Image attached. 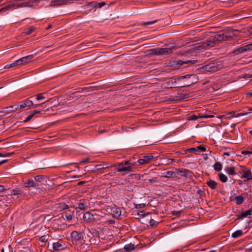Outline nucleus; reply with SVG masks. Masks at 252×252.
I'll return each mask as SVG.
<instances>
[{
	"mask_svg": "<svg viewBox=\"0 0 252 252\" xmlns=\"http://www.w3.org/2000/svg\"><path fill=\"white\" fill-rule=\"evenodd\" d=\"M227 40L226 34L224 32H220L215 35L212 36L206 41L201 44L196 46L190 49L188 51L187 54H189L197 50H201L203 49H208L211 47H214L216 44L224 41Z\"/></svg>",
	"mask_w": 252,
	"mask_h": 252,
	"instance_id": "f257e3e1",
	"label": "nucleus"
},
{
	"mask_svg": "<svg viewBox=\"0 0 252 252\" xmlns=\"http://www.w3.org/2000/svg\"><path fill=\"white\" fill-rule=\"evenodd\" d=\"M176 47L175 44L170 43L164 48H157L148 50L146 51L147 55H164L171 54Z\"/></svg>",
	"mask_w": 252,
	"mask_h": 252,
	"instance_id": "f03ea898",
	"label": "nucleus"
},
{
	"mask_svg": "<svg viewBox=\"0 0 252 252\" xmlns=\"http://www.w3.org/2000/svg\"><path fill=\"white\" fill-rule=\"evenodd\" d=\"M222 67V65L220 62L213 61L199 68L198 70L203 73L208 71L215 72L220 69Z\"/></svg>",
	"mask_w": 252,
	"mask_h": 252,
	"instance_id": "7ed1b4c3",
	"label": "nucleus"
},
{
	"mask_svg": "<svg viewBox=\"0 0 252 252\" xmlns=\"http://www.w3.org/2000/svg\"><path fill=\"white\" fill-rule=\"evenodd\" d=\"M83 219L86 222L92 224L99 222V216L96 214H93L89 212L84 214Z\"/></svg>",
	"mask_w": 252,
	"mask_h": 252,
	"instance_id": "20e7f679",
	"label": "nucleus"
},
{
	"mask_svg": "<svg viewBox=\"0 0 252 252\" xmlns=\"http://www.w3.org/2000/svg\"><path fill=\"white\" fill-rule=\"evenodd\" d=\"M195 83L192 80H189L184 81L182 84L178 86H173V82L172 80H169V81L165 83L163 85L165 88H177V87H184L186 86H189Z\"/></svg>",
	"mask_w": 252,
	"mask_h": 252,
	"instance_id": "39448f33",
	"label": "nucleus"
},
{
	"mask_svg": "<svg viewBox=\"0 0 252 252\" xmlns=\"http://www.w3.org/2000/svg\"><path fill=\"white\" fill-rule=\"evenodd\" d=\"M32 97L33 96H31L24 100L23 101L21 102L20 104H18L19 106H16V107L21 110L27 107H31L33 105L32 101L31 99Z\"/></svg>",
	"mask_w": 252,
	"mask_h": 252,
	"instance_id": "423d86ee",
	"label": "nucleus"
},
{
	"mask_svg": "<svg viewBox=\"0 0 252 252\" xmlns=\"http://www.w3.org/2000/svg\"><path fill=\"white\" fill-rule=\"evenodd\" d=\"M34 57L33 55H30L26 57H22L16 61L17 66L23 65L29 63L28 60L33 59Z\"/></svg>",
	"mask_w": 252,
	"mask_h": 252,
	"instance_id": "0eeeda50",
	"label": "nucleus"
},
{
	"mask_svg": "<svg viewBox=\"0 0 252 252\" xmlns=\"http://www.w3.org/2000/svg\"><path fill=\"white\" fill-rule=\"evenodd\" d=\"M117 171L118 172H123V171H127L130 172L132 171V165H128L126 166H125L124 165V163H119L117 165Z\"/></svg>",
	"mask_w": 252,
	"mask_h": 252,
	"instance_id": "6e6552de",
	"label": "nucleus"
},
{
	"mask_svg": "<svg viewBox=\"0 0 252 252\" xmlns=\"http://www.w3.org/2000/svg\"><path fill=\"white\" fill-rule=\"evenodd\" d=\"M240 32L239 31L237 30H232L229 29L225 31V33L226 34L227 40H229L232 37L238 36V34L236 33V32Z\"/></svg>",
	"mask_w": 252,
	"mask_h": 252,
	"instance_id": "1a4fd4ad",
	"label": "nucleus"
},
{
	"mask_svg": "<svg viewBox=\"0 0 252 252\" xmlns=\"http://www.w3.org/2000/svg\"><path fill=\"white\" fill-rule=\"evenodd\" d=\"M90 208V203L87 200H81L78 203V208L81 210H86Z\"/></svg>",
	"mask_w": 252,
	"mask_h": 252,
	"instance_id": "9d476101",
	"label": "nucleus"
},
{
	"mask_svg": "<svg viewBox=\"0 0 252 252\" xmlns=\"http://www.w3.org/2000/svg\"><path fill=\"white\" fill-rule=\"evenodd\" d=\"M176 174L177 176L180 174L183 177H191L192 175V172L189 171L188 169H177L176 170Z\"/></svg>",
	"mask_w": 252,
	"mask_h": 252,
	"instance_id": "9b49d317",
	"label": "nucleus"
},
{
	"mask_svg": "<svg viewBox=\"0 0 252 252\" xmlns=\"http://www.w3.org/2000/svg\"><path fill=\"white\" fill-rule=\"evenodd\" d=\"M71 237L72 240L76 241H81L83 239L82 233L76 231L72 232L71 233Z\"/></svg>",
	"mask_w": 252,
	"mask_h": 252,
	"instance_id": "f8f14e48",
	"label": "nucleus"
},
{
	"mask_svg": "<svg viewBox=\"0 0 252 252\" xmlns=\"http://www.w3.org/2000/svg\"><path fill=\"white\" fill-rule=\"evenodd\" d=\"M16 106H19L18 104L10 106L7 107H5L3 111H1V113H5L6 114L14 112L16 111L20 110L19 108H17Z\"/></svg>",
	"mask_w": 252,
	"mask_h": 252,
	"instance_id": "ddd939ff",
	"label": "nucleus"
},
{
	"mask_svg": "<svg viewBox=\"0 0 252 252\" xmlns=\"http://www.w3.org/2000/svg\"><path fill=\"white\" fill-rule=\"evenodd\" d=\"M252 50V44H248L243 47L239 48L233 51V53H243L244 52Z\"/></svg>",
	"mask_w": 252,
	"mask_h": 252,
	"instance_id": "4468645a",
	"label": "nucleus"
},
{
	"mask_svg": "<svg viewBox=\"0 0 252 252\" xmlns=\"http://www.w3.org/2000/svg\"><path fill=\"white\" fill-rule=\"evenodd\" d=\"M191 78H195V76L193 75H186L183 76H181L180 77H178V78L173 79V78H171L170 80H172V81L173 82V86H176L175 84H176L177 82L178 81H180L184 79H191Z\"/></svg>",
	"mask_w": 252,
	"mask_h": 252,
	"instance_id": "2eb2a0df",
	"label": "nucleus"
},
{
	"mask_svg": "<svg viewBox=\"0 0 252 252\" xmlns=\"http://www.w3.org/2000/svg\"><path fill=\"white\" fill-rule=\"evenodd\" d=\"M154 158L152 155H148L145 156L143 158L139 159L138 161L140 164H143L149 163L151 159Z\"/></svg>",
	"mask_w": 252,
	"mask_h": 252,
	"instance_id": "dca6fc26",
	"label": "nucleus"
},
{
	"mask_svg": "<svg viewBox=\"0 0 252 252\" xmlns=\"http://www.w3.org/2000/svg\"><path fill=\"white\" fill-rule=\"evenodd\" d=\"M242 178H247V180L252 179V173L249 169H246L242 171Z\"/></svg>",
	"mask_w": 252,
	"mask_h": 252,
	"instance_id": "f3484780",
	"label": "nucleus"
},
{
	"mask_svg": "<svg viewBox=\"0 0 252 252\" xmlns=\"http://www.w3.org/2000/svg\"><path fill=\"white\" fill-rule=\"evenodd\" d=\"M15 4V8L19 7H30L33 5V1L32 0H29L28 1H25L21 3H17Z\"/></svg>",
	"mask_w": 252,
	"mask_h": 252,
	"instance_id": "a211bd4d",
	"label": "nucleus"
},
{
	"mask_svg": "<svg viewBox=\"0 0 252 252\" xmlns=\"http://www.w3.org/2000/svg\"><path fill=\"white\" fill-rule=\"evenodd\" d=\"M161 177H165V178H170V177H173L175 178L177 177V174L176 172H174L173 171H168L166 173H162L160 175Z\"/></svg>",
	"mask_w": 252,
	"mask_h": 252,
	"instance_id": "6ab92c4d",
	"label": "nucleus"
},
{
	"mask_svg": "<svg viewBox=\"0 0 252 252\" xmlns=\"http://www.w3.org/2000/svg\"><path fill=\"white\" fill-rule=\"evenodd\" d=\"M212 117H214L213 115H206L204 116H201V115L196 116L195 115H192L189 117L188 119L189 120H196L198 118H212Z\"/></svg>",
	"mask_w": 252,
	"mask_h": 252,
	"instance_id": "aec40b11",
	"label": "nucleus"
},
{
	"mask_svg": "<svg viewBox=\"0 0 252 252\" xmlns=\"http://www.w3.org/2000/svg\"><path fill=\"white\" fill-rule=\"evenodd\" d=\"M39 184L35 182L33 180L29 179L26 183L25 184L24 187H33L38 186Z\"/></svg>",
	"mask_w": 252,
	"mask_h": 252,
	"instance_id": "412c9836",
	"label": "nucleus"
},
{
	"mask_svg": "<svg viewBox=\"0 0 252 252\" xmlns=\"http://www.w3.org/2000/svg\"><path fill=\"white\" fill-rule=\"evenodd\" d=\"M206 184L212 189H214L217 188V183L212 180L209 179Z\"/></svg>",
	"mask_w": 252,
	"mask_h": 252,
	"instance_id": "4be33fe9",
	"label": "nucleus"
},
{
	"mask_svg": "<svg viewBox=\"0 0 252 252\" xmlns=\"http://www.w3.org/2000/svg\"><path fill=\"white\" fill-rule=\"evenodd\" d=\"M113 215L115 218H119L121 215V210L118 208H114L112 209Z\"/></svg>",
	"mask_w": 252,
	"mask_h": 252,
	"instance_id": "5701e85b",
	"label": "nucleus"
},
{
	"mask_svg": "<svg viewBox=\"0 0 252 252\" xmlns=\"http://www.w3.org/2000/svg\"><path fill=\"white\" fill-rule=\"evenodd\" d=\"M63 3H64V0H54L51 2L50 5L53 6L58 5H62Z\"/></svg>",
	"mask_w": 252,
	"mask_h": 252,
	"instance_id": "b1692460",
	"label": "nucleus"
},
{
	"mask_svg": "<svg viewBox=\"0 0 252 252\" xmlns=\"http://www.w3.org/2000/svg\"><path fill=\"white\" fill-rule=\"evenodd\" d=\"M15 6L16 4L15 3H12L2 8V10H3V12H5L11 9H15Z\"/></svg>",
	"mask_w": 252,
	"mask_h": 252,
	"instance_id": "393cba45",
	"label": "nucleus"
},
{
	"mask_svg": "<svg viewBox=\"0 0 252 252\" xmlns=\"http://www.w3.org/2000/svg\"><path fill=\"white\" fill-rule=\"evenodd\" d=\"M193 63L194 62L192 61H189L188 62H183L181 60L175 61H174L173 65H178L179 66H181V65H183L184 63Z\"/></svg>",
	"mask_w": 252,
	"mask_h": 252,
	"instance_id": "a878e982",
	"label": "nucleus"
},
{
	"mask_svg": "<svg viewBox=\"0 0 252 252\" xmlns=\"http://www.w3.org/2000/svg\"><path fill=\"white\" fill-rule=\"evenodd\" d=\"M90 232L94 237L99 238L101 237L100 232L94 229H92Z\"/></svg>",
	"mask_w": 252,
	"mask_h": 252,
	"instance_id": "bb28decb",
	"label": "nucleus"
},
{
	"mask_svg": "<svg viewBox=\"0 0 252 252\" xmlns=\"http://www.w3.org/2000/svg\"><path fill=\"white\" fill-rule=\"evenodd\" d=\"M53 249L56 251H59L63 249V246L62 244L59 243H55L53 244Z\"/></svg>",
	"mask_w": 252,
	"mask_h": 252,
	"instance_id": "cd10ccee",
	"label": "nucleus"
},
{
	"mask_svg": "<svg viewBox=\"0 0 252 252\" xmlns=\"http://www.w3.org/2000/svg\"><path fill=\"white\" fill-rule=\"evenodd\" d=\"M225 171L229 175H234L236 174V172L235 171V168L234 167H231L225 169Z\"/></svg>",
	"mask_w": 252,
	"mask_h": 252,
	"instance_id": "c85d7f7f",
	"label": "nucleus"
},
{
	"mask_svg": "<svg viewBox=\"0 0 252 252\" xmlns=\"http://www.w3.org/2000/svg\"><path fill=\"white\" fill-rule=\"evenodd\" d=\"M243 233L242 230H237L232 234V236L233 238H237L243 235Z\"/></svg>",
	"mask_w": 252,
	"mask_h": 252,
	"instance_id": "c756f323",
	"label": "nucleus"
},
{
	"mask_svg": "<svg viewBox=\"0 0 252 252\" xmlns=\"http://www.w3.org/2000/svg\"><path fill=\"white\" fill-rule=\"evenodd\" d=\"M214 168L217 171H220L222 169V165L220 162H216L214 165Z\"/></svg>",
	"mask_w": 252,
	"mask_h": 252,
	"instance_id": "7c9ffc66",
	"label": "nucleus"
},
{
	"mask_svg": "<svg viewBox=\"0 0 252 252\" xmlns=\"http://www.w3.org/2000/svg\"><path fill=\"white\" fill-rule=\"evenodd\" d=\"M252 209H249L248 211H246L245 212H243L241 215V217H239V218H245V217H247L248 216L251 215H252Z\"/></svg>",
	"mask_w": 252,
	"mask_h": 252,
	"instance_id": "2f4dec72",
	"label": "nucleus"
},
{
	"mask_svg": "<svg viewBox=\"0 0 252 252\" xmlns=\"http://www.w3.org/2000/svg\"><path fill=\"white\" fill-rule=\"evenodd\" d=\"M244 198L242 196L239 195L235 197V200L237 204H241L244 201Z\"/></svg>",
	"mask_w": 252,
	"mask_h": 252,
	"instance_id": "473e14b6",
	"label": "nucleus"
},
{
	"mask_svg": "<svg viewBox=\"0 0 252 252\" xmlns=\"http://www.w3.org/2000/svg\"><path fill=\"white\" fill-rule=\"evenodd\" d=\"M125 249L126 251H130L131 250H134V248H135V246L134 245L132 244H128V245H126L125 246Z\"/></svg>",
	"mask_w": 252,
	"mask_h": 252,
	"instance_id": "72a5a7b5",
	"label": "nucleus"
},
{
	"mask_svg": "<svg viewBox=\"0 0 252 252\" xmlns=\"http://www.w3.org/2000/svg\"><path fill=\"white\" fill-rule=\"evenodd\" d=\"M56 208L61 210L68 208V205L65 204H59L56 205Z\"/></svg>",
	"mask_w": 252,
	"mask_h": 252,
	"instance_id": "f704fd0d",
	"label": "nucleus"
},
{
	"mask_svg": "<svg viewBox=\"0 0 252 252\" xmlns=\"http://www.w3.org/2000/svg\"><path fill=\"white\" fill-rule=\"evenodd\" d=\"M220 180L222 183H225L227 180V177L223 174H220L219 175Z\"/></svg>",
	"mask_w": 252,
	"mask_h": 252,
	"instance_id": "c9c22d12",
	"label": "nucleus"
},
{
	"mask_svg": "<svg viewBox=\"0 0 252 252\" xmlns=\"http://www.w3.org/2000/svg\"><path fill=\"white\" fill-rule=\"evenodd\" d=\"M34 30V28L31 27L29 29H27V31H25L22 33L24 35H28L32 33Z\"/></svg>",
	"mask_w": 252,
	"mask_h": 252,
	"instance_id": "e433bc0d",
	"label": "nucleus"
},
{
	"mask_svg": "<svg viewBox=\"0 0 252 252\" xmlns=\"http://www.w3.org/2000/svg\"><path fill=\"white\" fill-rule=\"evenodd\" d=\"M249 113H250V112L240 113L237 114V115H234L231 116L230 117H227V118L230 119L232 117H240V116H243L246 115L248 114Z\"/></svg>",
	"mask_w": 252,
	"mask_h": 252,
	"instance_id": "4c0bfd02",
	"label": "nucleus"
},
{
	"mask_svg": "<svg viewBox=\"0 0 252 252\" xmlns=\"http://www.w3.org/2000/svg\"><path fill=\"white\" fill-rule=\"evenodd\" d=\"M23 193V192L20 189H13L11 191V194L13 195H17L19 194H21Z\"/></svg>",
	"mask_w": 252,
	"mask_h": 252,
	"instance_id": "58836bf2",
	"label": "nucleus"
},
{
	"mask_svg": "<svg viewBox=\"0 0 252 252\" xmlns=\"http://www.w3.org/2000/svg\"><path fill=\"white\" fill-rule=\"evenodd\" d=\"M65 218L68 221L72 220V215L70 213H66L65 214Z\"/></svg>",
	"mask_w": 252,
	"mask_h": 252,
	"instance_id": "ea45409f",
	"label": "nucleus"
},
{
	"mask_svg": "<svg viewBox=\"0 0 252 252\" xmlns=\"http://www.w3.org/2000/svg\"><path fill=\"white\" fill-rule=\"evenodd\" d=\"M17 66L16 61H15L14 63L8 64L4 66V68H9L12 67H14Z\"/></svg>",
	"mask_w": 252,
	"mask_h": 252,
	"instance_id": "a19ab883",
	"label": "nucleus"
},
{
	"mask_svg": "<svg viewBox=\"0 0 252 252\" xmlns=\"http://www.w3.org/2000/svg\"><path fill=\"white\" fill-rule=\"evenodd\" d=\"M44 178V177L42 175L36 176L34 177V179L36 182H41Z\"/></svg>",
	"mask_w": 252,
	"mask_h": 252,
	"instance_id": "79ce46f5",
	"label": "nucleus"
},
{
	"mask_svg": "<svg viewBox=\"0 0 252 252\" xmlns=\"http://www.w3.org/2000/svg\"><path fill=\"white\" fill-rule=\"evenodd\" d=\"M149 224L151 226H155L158 224V222L155 221L154 219H150L149 220Z\"/></svg>",
	"mask_w": 252,
	"mask_h": 252,
	"instance_id": "37998d69",
	"label": "nucleus"
},
{
	"mask_svg": "<svg viewBox=\"0 0 252 252\" xmlns=\"http://www.w3.org/2000/svg\"><path fill=\"white\" fill-rule=\"evenodd\" d=\"M48 240V238L47 236L44 235L42 236L40 239L39 241L42 243H44L46 242Z\"/></svg>",
	"mask_w": 252,
	"mask_h": 252,
	"instance_id": "c03bdc74",
	"label": "nucleus"
},
{
	"mask_svg": "<svg viewBox=\"0 0 252 252\" xmlns=\"http://www.w3.org/2000/svg\"><path fill=\"white\" fill-rule=\"evenodd\" d=\"M43 94H39L36 95V100H40L45 98V97L43 95Z\"/></svg>",
	"mask_w": 252,
	"mask_h": 252,
	"instance_id": "a18cd8bd",
	"label": "nucleus"
},
{
	"mask_svg": "<svg viewBox=\"0 0 252 252\" xmlns=\"http://www.w3.org/2000/svg\"><path fill=\"white\" fill-rule=\"evenodd\" d=\"M34 117L32 114H31L29 116L27 117V118L24 121V123H27L30 121L33 117Z\"/></svg>",
	"mask_w": 252,
	"mask_h": 252,
	"instance_id": "49530a36",
	"label": "nucleus"
},
{
	"mask_svg": "<svg viewBox=\"0 0 252 252\" xmlns=\"http://www.w3.org/2000/svg\"><path fill=\"white\" fill-rule=\"evenodd\" d=\"M95 168L97 170H100V169L106 168V167H105L104 165H103L102 164H99V165H96L95 166Z\"/></svg>",
	"mask_w": 252,
	"mask_h": 252,
	"instance_id": "de8ad7c7",
	"label": "nucleus"
},
{
	"mask_svg": "<svg viewBox=\"0 0 252 252\" xmlns=\"http://www.w3.org/2000/svg\"><path fill=\"white\" fill-rule=\"evenodd\" d=\"M197 148L202 152H204L206 150V147L204 145L199 146L197 147Z\"/></svg>",
	"mask_w": 252,
	"mask_h": 252,
	"instance_id": "09e8293b",
	"label": "nucleus"
},
{
	"mask_svg": "<svg viewBox=\"0 0 252 252\" xmlns=\"http://www.w3.org/2000/svg\"><path fill=\"white\" fill-rule=\"evenodd\" d=\"M13 154V153H6L4 154L0 153V157H7V156H9Z\"/></svg>",
	"mask_w": 252,
	"mask_h": 252,
	"instance_id": "8fccbe9b",
	"label": "nucleus"
},
{
	"mask_svg": "<svg viewBox=\"0 0 252 252\" xmlns=\"http://www.w3.org/2000/svg\"><path fill=\"white\" fill-rule=\"evenodd\" d=\"M135 208L137 209H140L145 206L144 204H135Z\"/></svg>",
	"mask_w": 252,
	"mask_h": 252,
	"instance_id": "3c124183",
	"label": "nucleus"
},
{
	"mask_svg": "<svg viewBox=\"0 0 252 252\" xmlns=\"http://www.w3.org/2000/svg\"><path fill=\"white\" fill-rule=\"evenodd\" d=\"M51 100V99H48V100L46 101L45 102H44L43 103H40V104H36V105H35L34 107L36 108V107H37L38 106H41V105H43L44 104H46V103L49 102Z\"/></svg>",
	"mask_w": 252,
	"mask_h": 252,
	"instance_id": "603ef678",
	"label": "nucleus"
},
{
	"mask_svg": "<svg viewBox=\"0 0 252 252\" xmlns=\"http://www.w3.org/2000/svg\"><path fill=\"white\" fill-rule=\"evenodd\" d=\"M122 163H124V165L128 166V165H133V164H131L128 160L125 161L124 162H122Z\"/></svg>",
	"mask_w": 252,
	"mask_h": 252,
	"instance_id": "864d4df0",
	"label": "nucleus"
},
{
	"mask_svg": "<svg viewBox=\"0 0 252 252\" xmlns=\"http://www.w3.org/2000/svg\"><path fill=\"white\" fill-rule=\"evenodd\" d=\"M241 153L243 155L252 154V151H243Z\"/></svg>",
	"mask_w": 252,
	"mask_h": 252,
	"instance_id": "5fc2aeb1",
	"label": "nucleus"
},
{
	"mask_svg": "<svg viewBox=\"0 0 252 252\" xmlns=\"http://www.w3.org/2000/svg\"><path fill=\"white\" fill-rule=\"evenodd\" d=\"M89 160H90L89 158H87L86 159H84L83 160L80 161V163H85L88 162H89Z\"/></svg>",
	"mask_w": 252,
	"mask_h": 252,
	"instance_id": "6e6d98bb",
	"label": "nucleus"
},
{
	"mask_svg": "<svg viewBox=\"0 0 252 252\" xmlns=\"http://www.w3.org/2000/svg\"><path fill=\"white\" fill-rule=\"evenodd\" d=\"M97 4L99 7L101 8L103 6L105 5L106 4V3L105 2H102L98 3Z\"/></svg>",
	"mask_w": 252,
	"mask_h": 252,
	"instance_id": "4d7b16f0",
	"label": "nucleus"
},
{
	"mask_svg": "<svg viewBox=\"0 0 252 252\" xmlns=\"http://www.w3.org/2000/svg\"><path fill=\"white\" fill-rule=\"evenodd\" d=\"M6 190L5 188L1 185H0V192H3Z\"/></svg>",
	"mask_w": 252,
	"mask_h": 252,
	"instance_id": "13d9d810",
	"label": "nucleus"
},
{
	"mask_svg": "<svg viewBox=\"0 0 252 252\" xmlns=\"http://www.w3.org/2000/svg\"><path fill=\"white\" fill-rule=\"evenodd\" d=\"M189 151L192 152H194V153L198 152L197 149L196 148H190V149H189Z\"/></svg>",
	"mask_w": 252,
	"mask_h": 252,
	"instance_id": "bf43d9fd",
	"label": "nucleus"
},
{
	"mask_svg": "<svg viewBox=\"0 0 252 252\" xmlns=\"http://www.w3.org/2000/svg\"><path fill=\"white\" fill-rule=\"evenodd\" d=\"M90 242H91V243H93L94 244H97V243L95 241L94 239H93V238H91L90 239Z\"/></svg>",
	"mask_w": 252,
	"mask_h": 252,
	"instance_id": "052dcab7",
	"label": "nucleus"
},
{
	"mask_svg": "<svg viewBox=\"0 0 252 252\" xmlns=\"http://www.w3.org/2000/svg\"><path fill=\"white\" fill-rule=\"evenodd\" d=\"M40 113V111H39V110H34L33 112H32V114L33 115V116H34L35 115L37 114H39Z\"/></svg>",
	"mask_w": 252,
	"mask_h": 252,
	"instance_id": "680f3d73",
	"label": "nucleus"
},
{
	"mask_svg": "<svg viewBox=\"0 0 252 252\" xmlns=\"http://www.w3.org/2000/svg\"><path fill=\"white\" fill-rule=\"evenodd\" d=\"M156 22V21H154L150 22L145 23H144V25H151V24L155 23Z\"/></svg>",
	"mask_w": 252,
	"mask_h": 252,
	"instance_id": "e2e57ef3",
	"label": "nucleus"
},
{
	"mask_svg": "<svg viewBox=\"0 0 252 252\" xmlns=\"http://www.w3.org/2000/svg\"><path fill=\"white\" fill-rule=\"evenodd\" d=\"M247 95L249 96H252V92H250L249 93H247Z\"/></svg>",
	"mask_w": 252,
	"mask_h": 252,
	"instance_id": "0e129e2a",
	"label": "nucleus"
},
{
	"mask_svg": "<svg viewBox=\"0 0 252 252\" xmlns=\"http://www.w3.org/2000/svg\"><path fill=\"white\" fill-rule=\"evenodd\" d=\"M230 153L229 152H225L223 153V155L229 156Z\"/></svg>",
	"mask_w": 252,
	"mask_h": 252,
	"instance_id": "69168bd1",
	"label": "nucleus"
},
{
	"mask_svg": "<svg viewBox=\"0 0 252 252\" xmlns=\"http://www.w3.org/2000/svg\"><path fill=\"white\" fill-rule=\"evenodd\" d=\"M7 161V159H6V160H2L0 162V164H2V163H3L4 162H5L6 161Z\"/></svg>",
	"mask_w": 252,
	"mask_h": 252,
	"instance_id": "338daca9",
	"label": "nucleus"
},
{
	"mask_svg": "<svg viewBox=\"0 0 252 252\" xmlns=\"http://www.w3.org/2000/svg\"><path fill=\"white\" fill-rule=\"evenodd\" d=\"M248 252H252V248L247 250Z\"/></svg>",
	"mask_w": 252,
	"mask_h": 252,
	"instance_id": "774afa93",
	"label": "nucleus"
}]
</instances>
